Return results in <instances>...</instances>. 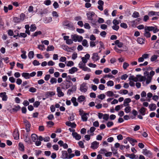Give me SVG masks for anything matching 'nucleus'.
<instances>
[{
  "label": "nucleus",
  "mask_w": 159,
  "mask_h": 159,
  "mask_svg": "<svg viewBox=\"0 0 159 159\" xmlns=\"http://www.w3.org/2000/svg\"><path fill=\"white\" fill-rule=\"evenodd\" d=\"M71 38L72 40L75 42L77 41L79 42H81L82 41L83 39V37L82 36L78 35L76 34L72 35Z\"/></svg>",
  "instance_id": "obj_1"
},
{
  "label": "nucleus",
  "mask_w": 159,
  "mask_h": 159,
  "mask_svg": "<svg viewBox=\"0 0 159 159\" xmlns=\"http://www.w3.org/2000/svg\"><path fill=\"white\" fill-rule=\"evenodd\" d=\"M78 65L79 67L84 71H87L88 72H90L91 71L90 69L86 66V64L82 61L80 62Z\"/></svg>",
  "instance_id": "obj_2"
},
{
  "label": "nucleus",
  "mask_w": 159,
  "mask_h": 159,
  "mask_svg": "<svg viewBox=\"0 0 159 159\" xmlns=\"http://www.w3.org/2000/svg\"><path fill=\"white\" fill-rule=\"evenodd\" d=\"M146 29L148 31H153V32L154 33H155L157 32H159V30L158 29L157 26H155V27L153 26H146L144 28Z\"/></svg>",
  "instance_id": "obj_3"
},
{
  "label": "nucleus",
  "mask_w": 159,
  "mask_h": 159,
  "mask_svg": "<svg viewBox=\"0 0 159 159\" xmlns=\"http://www.w3.org/2000/svg\"><path fill=\"white\" fill-rule=\"evenodd\" d=\"M66 81H65L61 84L60 85L62 89L66 90L68 89L72 85L70 83H68Z\"/></svg>",
  "instance_id": "obj_4"
},
{
  "label": "nucleus",
  "mask_w": 159,
  "mask_h": 159,
  "mask_svg": "<svg viewBox=\"0 0 159 159\" xmlns=\"http://www.w3.org/2000/svg\"><path fill=\"white\" fill-rule=\"evenodd\" d=\"M80 90L82 92L85 93L88 90L87 84L85 83H83L80 86Z\"/></svg>",
  "instance_id": "obj_5"
},
{
  "label": "nucleus",
  "mask_w": 159,
  "mask_h": 159,
  "mask_svg": "<svg viewBox=\"0 0 159 159\" xmlns=\"http://www.w3.org/2000/svg\"><path fill=\"white\" fill-rule=\"evenodd\" d=\"M63 25L66 26L69 28L73 29L74 27L73 24L67 20H65L63 22Z\"/></svg>",
  "instance_id": "obj_6"
},
{
  "label": "nucleus",
  "mask_w": 159,
  "mask_h": 159,
  "mask_svg": "<svg viewBox=\"0 0 159 159\" xmlns=\"http://www.w3.org/2000/svg\"><path fill=\"white\" fill-rule=\"evenodd\" d=\"M24 122L25 125L26 132H28L30 130V127H31V125L29 122L27 120H24Z\"/></svg>",
  "instance_id": "obj_7"
},
{
  "label": "nucleus",
  "mask_w": 159,
  "mask_h": 159,
  "mask_svg": "<svg viewBox=\"0 0 159 159\" xmlns=\"http://www.w3.org/2000/svg\"><path fill=\"white\" fill-rule=\"evenodd\" d=\"M143 155H145L147 157H150L152 154L151 151L149 150H148L147 149H144L143 150V152H142Z\"/></svg>",
  "instance_id": "obj_8"
},
{
  "label": "nucleus",
  "mask_w": 159,
  "mask_h": 159,
  "mask_svg": "<svg viewBox=\"0 0 159 159\" xmlns=\"http://www.w3.org/2000/svg\"><path fill=\"white\" fill-rule=\"evenodd\" d=\"M0 97L2 98V100L3 101H7L8 97L6 95V93L5 92H2L0 93Z\"/></svg>",
  "instance_id": "obj_9"
},
{
  "label": "nucleus",
  "mask_w": 159,
  "mask_h": 159,
  "mask_svg": "<svg viewBox=\"0 0 159 159\" xmlns=\"http://www.w3.org/2000/svg\"><path fill=\"white\" fill-rule=\"evenodd\" d=\"M13 136L14 139L16 140L19 139V131L17 129H15L13 133Z\"/></svg>",
  "instance_id": "obj_10"
},
{
  "label": "nucleus",
  "mask_w": 159,
  "mask_h": 159,
  "mask_svg": "<svg viewBox=\"0 0 159 159\" xmlns=\"http://www.w3.org/2000/svg\"><path fill=\"white\" fill-rule=\"evenodd\" d=\"M57 96L58 97H63L64 95V93L62 91L61 88L59 87H57Z\"/></svg>",
  "instance_id": "obj_11"
},
{
  "label": "nucleus",
  "mask_w": 159,
  "mask_h": 159,
  "mask_svg": "<svg viewBox=\"0 0 159 159\" xmlns=\"http://www.w3.org/2000/svg\"><path fill=\"white\" fill-rule=\"evenodd\" d=\"M95 14V13L93 11H89L86 14L88 19L91 20H93V17Z\"/></svg>",
  "instance_id": "obj_12"
},
{
  "label": "nucleus",
  "mask_w": 159,
  "mask_h": 159,
  "mask_svg": "<svg viewBox=\"0 0 159 159\" xmlns=\"http://www.w3.org/2000/svg\"><path fill=\"white\" fill-rule=\"evenodd\" d=\"M66 125L68 126H70L72 128H75L76 126V125L75 122L71 123L70 121H67L66 122Z\"/></svg>",
  "instance_id": "obj_13"
},
{
  "label": "nucleus",
  "mask_w": 159,
  "mask_h": 159,
  "mask_svg": "<svg viewBox=\"0 0 159 159\" xmlns=\"http://www.w3.org/2000/svg\"><path fill=\"white\" fill-rule=\"evenodd\" d=\"M91 148L93 149H97L98 147L99 143L96 141L92 143Z\"/></svg>",
  "instance_id": "obj_14"
},
{
  "label": "nucleus",
  "mask_w": 159,
  "mask_h": 159,
  "mask_svg": "<svg viewBox=\"0 0 159 159\" xmlns=\"http://www.w3.org/2000/svg\"><path fill=\"white\" fill-rule=\"evenodd\" d=\"M99 58V57L98 56L97 53H94L93 54L92 59L94 61H96L98 60Z\"/></svg>",
  "instance_id": "obj_15"
},
{
  "label": "nucleus",
  "mask_w": 159,
  "mask_h": 159,
  "mask_svg": "<svg viewBox=\"0 0 159 159\" xmlns=\"http://www.w3.org/2000/svg\"><path fill=\"white\" fill-rule=\"evenodd\" d=\"M20 109V107L19 105L15 106L14 107L10 110L11 112V113L14 112H16Z\"/></svg>",
  "instance_id": "obj_16"
},
{
  "label": "nucleus",
  "mask_w": 159,
  "mask_h": 159,
  "mask_svg": "<svg viewBox=\"0 0 159 159\" xmlns=\"http://www.w3.org/2000/svg\"><path fill=\"white\" fill-rule=\"evenodd\" d=\"M72 135L76 140H79L81 138V136L76 132H72Z\"/></svg>",
  "instance_id": "obj_17"
},
{
  "label": "nucleus",
  "mask_w": 159,
  "mask_h": 159,
  "mask_svg": "<svg viewBox=\"0 0 159 159\" xmlns=\"http://www.w3.org/2000/svg\"><path fill=\"white\" fill-rule=\"evenodd\" d=\"M89 115V113H84L81 116L82 120L83 121H86L88 119V117L87 116H88Z\"/></svg>",
  "instance_id": "obj_18"
},
{
  "label": "nucleus",
  "mask_w": 159,
  "mask_h": 159,
  "mask_svg": "<svg viewBox=\"0 0 159 159\" xmlns=\"http://www.w3.org/2000/svg\"><path fill=\"white\" fill-rule=\"evenodd\" d=\"M71 101L74 106L76 107L78 106V103L77 102L76 98L75 97H72L71 98Z\"/></svg>",
  "instance_id": "obj_19"
},
{
  "label": "nucleus",
  "mask_w": 159,
  "mask_h": 159,
  "mask_svg": "<svg viewBox=\"0 0 159 159\" xmlns=\"http://www.w3.org/2000/svg\"><path fill=\"white\" fill-rule=\"evenodd\" d=\"M61 157L63 159H68V154L66 151H62Z\"/></svg>",
  "instance_id": "obj_20"
},
{
  "label": "nucleus",
  "mask_w": 159,
  "mask_h": 159,
  "mask_svg": "<svg viewBox=\"0 0 159 159\" xmlns=\"http://www.w3.org/2000/svg\"><path fill=\"white\" fill-rule=\"evenodd\" d=\"M146 110L147 109L146 108L143 107L139 110V112L142 116H144L146 114Z\"/></svg>",
  "instance_id": "obj_21"
},
{
  "label": "nucleus",
  "mask_w": 159,
  "mask_h": 159,
  "mask_svg": "<svg viewBox=\"0 0 159 159\" xmlns=\"http://www.w3.org/2000/svg\"><path fill=\"white\" fill-rule=\"evenodd\" d=\"M144 36L147 38L150 37L151 34L149 31H148L146 29L144 28V33L143 34Z\"/></svg>",
  "instance_id": "obj_22"
},
{
  "label": "nucleus",
  "mask_w": 159,
  "mask_h": 159,
  "mask_svg": "<svg viewBox=\"0 0 159 159\" xmlns=\"http://www.w3.org/2000/svg\"><path fill=\"white\" fill-rule=\"evenodd\" d=\"M127 139L129 141L130 143H131L133 146H134L135 145L134 143L137 142V140L134 139H133L131 138L127 137Z\"/></svg>",
  "instance_id": "obj_23"
},
{
  "label": "nucleus",
  "mask_w": 159,
  "mask_h": 159,
  "mask_svg": "<svg viewBox=\"0 0 159 159\" xmlns=\"http://www.w3.org/2000/svg\"><path fill=\"white\" fill-rule=\"evenodd\" d=\"M85 99V97L84 96L81 95L78 97L77 98V101L81 103L84 101Z\"/></svg>",
  "instance_id": "obj_24"
},
{
  "label": "nucleus",
  "mask_w": 159,
  "mask_h": 159,
  "mask_svg": "<svg viewBox=\"0 0 159 159\" xmlns=\"http://www.w3.org/2000/svg\"><path fill=\"white\" fill-rule=\"evenodd\" d=\"M157 106L155 104L152 103L150 104L149 106V108L150 111H154L156 110Z\"/></svg>",
  "instance_id": "obj_25"
},
{
  "label": "nucleus",
  "mask_w": 159,
  "mask_h": 159,
  "mask_svg": "<svg viewBox=\"0 0 159 159\" xmlns=\"http://www.w3.org/2000/svg\"><path fill=\"white\" fill-rule=\"evenodd\" d=\"M129 81H133L135 82H137L138 81V78L137 77H135L134 75L130 76L129 78Z\"/></svg>",
  "instance_id": "obj_26"
},
{
  "label": "nucleus",
  "mask_w": 159,
  "mask_h": 159,
  "mask_svg": "<svg viewBox=\"0 0 159 159\" xmlns=\"http://www.w3.org/2000/svg\"><path fill=\"white\" fill-rule=\"evenodd\" d=\"M131 100L130 98H127L125 99L124 102V105L125 106L129 105V103L131 102Z\"/></svg>",
  "instance_id": "obj_27"
},
{
  "label": "nucleus",
  "mask_w": 159,
  "mask_h": 159,
  "mask_svg": "<svg viewBox=\"0 0 159 159\" xmlns=\"http://www.w3.org/2000/svg\"><path fill=\"white\" fill-rule=\"evenodd\" d=\"M78 69L75 67H72L69 70V73L71 74L74 73L75 72L78 71Z\"/></svg>",
  "instance_id": "obj_28"
},
{
  "label": "nucleus",
  "mask_w": 159,
  "mask_h": 159,
  "mask_svg": "<svg viewBox=\"0 0 159 159\" xmlns=\"http://www.w3.org/2000/svg\"><path fill=\"white\" fill-rule=\"evenodd\" d=\"M22 76L25 79H29L30 78V74L27 72H23L22 74Z\"/></svg>",
  "instance_id": "obj_29"
},
{
  "label": "nucleus",
  "mask_w": 159,
  "mask_h": 159,
  "mask_svg": "<svg viewBox=\"0 0 159 159\" xmlns=\"http://www.w3.org/2000/svg\"><path fill=\"white\" fill-rule=\"evenodd\" d=\"M30 135L29 133H26L25 136L24 138L25 141L27 143H28L30 141Z\"/></svg>",
  "instance_id": "obj_30"
},
{
  "label": "nucleus",
  "mask_w": 159,
  "mask_h": 159,
  "mask_svg": "<svg viewBox=\"0 0 159 159\" xmlns=\"http://www.w3.org/2000/svg\"><path fill=\"white\" fill-rule=\"evenodd\" d=\"M138 78L140 77V79L138 80V81L139 82L144 81L146 80V78L144 76H142L140 75H137Z\"/></svg>",
  "instance_id": "obj_31"
},
{
  "label": "nucleus",
  "mask_w": 159,
  "mask_h": 159,
  "mask_svg": "<svg viewBox=\"0 0 159 159\" xmlns=\"http://www.w3.org/2000/svg\"><path fill=\"white\" fill-rule=\"evenodd\" d=\"M137 41L139 43L143 44L144 43L145 39L140 38H138L137 39Z\"/></svg>",
  "instance_id": "obj_32"
},
{
  "label": "nucleus",
  "mask_w": 159,
  "mask_h": 159,
  "mask_svg": "<svg viewBox=\"0 0 159 159\" xmlns=\"http://www.w3.org/2000/svg\"><path fill=\"white\" fill-rule=\"evenodd\" d=\"M42 34V33L41 31H38L34 33L31 35V36L33 38H34V37L37 36L38 35H41Z\"/></svg>",
  "instance_id": "obj_33"
},
{
  "label": "nucleus",
  "mask_w": 159,
  "mask_h": 159,
  "mask_svg": "<svg viewBox=\"0 0 159 159\" xmlns=\"http://www.w3.org/2000/svg\"><path fill=\"white\" fill-rule=\"evenodd\" d=\"M31 138L33 142H35L37 140L38 137L37 135L35 134H33L31 135Z\"/></svg>",
  "instance_id": "obj_34"
},
{
  "label": "nucleus",
  "mask_w": 159,
  "mask_h": 159,
  "mask_svg": "<svg viewBox=\"0 0 159 159\" xmlns=\"http://www.w3.org/2000/svg\"><path fill=\"white\" fill-rule=\"evenodd\" d=\"M82 45L84 47H88L89 46V45L88 43V41L86 39H84L82 41Z\"/></svg>",
  "instance_id": "obj_35"
},
{
  "label": "nucleus",
  "mask_w": 159,
  "mask_h": 159,
  "mask_svg": "<svg viewBox=\"0 0 159 159\" xmlns=\"http://www.w3.org/2000/svg\"><path fill=\"white\" fill-rule=\"evenodd\" d=\"M37 29V27L35 24H32L30 26V31L31 32H34Z\"/></svg>",
  "instance_id": "obj_36"
},
{
  "label": "nucleus",
  "mask_w": 159,
  "mask_h": 159,
  "mask_svg": "<svg viewBox=\"0 0 159 159\" xmlns=\"http://www.w3.org/2000/svg\"><path fill=\"white\" fill-rule=\"evenodd\" d=\"M21 52L22 53V54L21 55V58L24 59H26L27 58V56L26 55V52L23 50L21 51Z\"/></svg>",
  "instance_id": "obj_37"
},
{
  "label": "nucleus",
  "mask_w": 159,
  "mask_h": 159,
  "mask_svg": "<svg viewBox=\"0 0 159 159\" xmlns=\"http://www.w3.org/2000/svg\"><path fill=\"white\" fill-rule=\"evenodd\" d=\"M34 52L33 51H30L28 55V56L29 58L31 59L33 58L34 56Z\"/></svg>",
  "instance_id": "obj_38"
},
{
  "label": "nucleus",
  "mask_w": 159,
  "mask_h": 159,
  "mask_svg": "<svg viewBox=\"0 0 159 159\" xmlns=\"http://www.w3.org/2000/svg\"><path fill=\"white\" fill-rule=\"evenodd\" d=\"M71 79V78L70 75H68V76H67L66 79L65 81L66 82H67L70 83L71 84H72V82L70 80Z\"/></svg>",
  "instance_id": "obj_39"
},
{
  "label": "nucleus",
  "mask_w": 159,
  "mask_h": 159,
  "mask_svg": "<svg viewBox=\"0 0 159 159\" xmlns=\"http://www.w3.org/2000/svg\"><path fill=\"white\" fill-rule=\"evenodd\" d=\"M158 13H159V12H156L153 11H151L148 12V15L149 16H153L154 15H158Z\"/></svg>",
  "instance_id": "obj_40"
},
{
  "label": "nucleus",
  "mask_w": 159,
  "mask_h": 159,
  "mask_svg": "<svg viewBox=\"0 0 159 159\" xmlns=\"http://www.w3.org/2000/svg\"><path fill=\"white\" fill-rule=\"evenodd\" d=\"M19 149L20 150L23 151L24 150V147L23 144L22 143H19Z\"/></svg>",
  "instance_id": "obj_41"
},
{
  "label": "nucleus",
  "mask_w": 159,
  "mask_h": 159,
  "mask_svg": "<svg viewBox=\"0 0 159 159\" xmlns=\"http://www.w3.org/2000/svg\"><path fill=\"white\" fill-rule=\"evenodd\" d=\"M106 95L108 97H112L114 95L113 92L110 91H109L106 93Z\"/></svg>",
  "instance_id": "obj_42"
},
{
  "label": "nucleus",
  "mask_w": 159,
  "mask_h": 159,
  "mask_svg": "<svg viewBox=\"0 0 159 159\" xmlns=\"http://www.w3.org/2000/svg\"><path fill=\"white\" fill-rule=\"evenodd\" d=\"M48 12V10L47 9H44L43 10H41L39 11V13L41 15L46 14Z\"/></svg>",
  "instance_id": "obj_43"
},
{
  "label": "nucleus",
  "mask_w": 159,
  "mask_h": 159,
  "mask_svg": "<svg viewBox=\"0 0 159 159\" xmlns=\"http://www.w3.org/2000/svg\"><path fill=\"white\" fill-rule=\"evenodd\" d=\"M158 56L156 55H153L151 57L150 60L151 61H155L157 58Z\"/></svg>",
  "instance_id": "obj_44"
},
{
  "label": "nucleus",
  "mask_w": 159,
  "mask_h": 159,
  "mask_svg": "<svg viewBox=\"0 0 159 159\" xmlns=\"http://www.w3.org/2000/svg\"><path fill=\"white\" fill-rule=\"evenodd\" d=\"M152 79L151 76H147V79L146 80V84H149L151 82Z\"/></svg>",
  "instance_id": "obj_45"
},
{
  "label": "nucleus",
  "mask_w": 159,
  "mask_h": 159,
  "mask_svg": "<svg viewBox=\"0 0 159 159\" xmlns=\"http://www.w3.org/2000/svg\"><path fill=\"white\" fill-rule=\"evenodd\" d=\"M154 48L156 49L159 48V39L157 40L155 43Z\"/></svg>",
  "instance_id": "obj_46"
},
{
  "label": "nucleus",
  "mask_w": 159,
  "mask_h": 159,
  "mask_svg": "<svg viewBox=\"0 0 159 159\" xmlns=\"http://www.w3.org/2000/svg\"><path fill=\"white\" fill-rule=\"evenodd\" d=\"M38 48L40 50L43 51L45 50V48L44 45L40 44L38 45Z\"/></svg>",
  "instance_id": "obj_47"
},
{
  "label": "nucleus",
  "mask_w": 159,
  "mask_h": 159,
  "mask_svg": "<svg viewBox=\"0 0 159 159\" xmlns=\"http://www.w3.org/2000/svg\"><path fill=\"white\" fill-rule=\"evenodd\" d=\"M132 16L135 18H137L139 16V12L134 11L133 14Z\"/></svg>",
  "instance_id": "obj_48"
},
{
  "label": "nucleus",
  "mask_w": 159,
  "mask_h": 159,
  "mask_svg": "<svg viewBox=\"0 0 159 159\" xmlns=\"http://www.w3.org/2000/svg\"><path fill=\"white\" fill-rule=\"evenodd\" d=\"M54 49V48L53 46H49L47 47L46 50L47 51H53Z\"/></svg>",
  "instance_id": "obj_49"
},
{
  "label": "nucleus",
  "mask_w": 159,
  "mask_h": 159,
  "mask_svg": "<svg viewBox=\"0 0 159 159\" xmlns=\"http://www.w3.org/2000/svg\"><path fill=\"white\" fill-rule=\"evenodd\" d=\"M50 82L52 84H56L57 82V80L56 78L52 77L51 79Z\"/></svg>",
  "instance_id": "obj_50"
},
{
  "label": "nucleus",
  "mask_w": 159,
  "mask_h": 159,
  "mask_svg": "<svg viewBox=\"0 0 159 159\" xmlns=\"http://www.w3.org/2000/svg\"><path fill=\"white\" fill-rule=\"evenodd\" d=\"M40 105V102L38 101H36L33 104L34 106L35 107H38Z\"/></svg>",
  "instance_id": "obj_51"
},
{
  "label": "nucleus",
  "mask_w": 159,
  "mask_h": 159,
  "mask_svg": "<svg viewBox=\"0 0 159 159\" xmlns=\"http://www.w3.org/2000/svg\"><path fill=\"white\" fill-rule=\"evenodd\" d=\"M13 20L15 23H19L20 21V18L17 17H14L13 19Z\"/></svg>",
  "instance_id": "obj_52"
},
{
  "label": "nucleus",
  "mask_w": 159,
  "mask_h": 159,
  "mask_svg": "<svg viewBox=\"0 0 159 159\" xmlns=\"http://www.w3.org/2000/svg\"><path fill=\"white\" fill-rule=\"evenodd\" d=\"M131 110V107L130 106H128L125 107V111L126 113L129 112Z\"/></svg>",
  "instance_id": "obj_53"
},
{
  "label": "nucleus",
  "mask_w": 159,
  "mask_h": 159,
  "mask_svg": "<svg viewBox=\"0 0 159 159\" xmlns=\"http://www.w3.org/2000/svg\"><path fill=\"white\" fill-rule=\"evenodd\" d=\"M107 85L108 86H113L114 83L113 81L110 80L108 81L107 83Z\"/></svg>",
  "instance_id": "obj_54"
},
{
  "label": "nucleus",
  "mask_w": 159,
  "mask_h": 159,
  "mask_svg": "<svg viewBox=\"0 0 159 159\" xmlns=\"http://www.w3.org/2000/svg\"><path fill=\"white\" fill-rule=\"evenodd\" d=\"M107 152V151L104 149H101L98 152V153L100 154H104L105 155V153Z\"/></svg>",
  "instance_id": "obj_55"
},
{
  "label": "nucleus",
  "mask_w": 159,
  "mask_h": 159,
  "mask_svg": "<svg viewBox=\"0 0 159 159\" xmlns=\"http://www.w3.org/2000/svg\"><path fill=\"white\" fill-rule=\"evenodd\" d=\"M105 95L104 94H101L98 96V97L100 99L103 100L105 98Z\"/></svg>",
  "instance_id": "obj_56"
},
{
  "label": "nucleus",
  "mask_w": 159,
  "mask_h": 159,
  "mask_svg": "<svg viewBox=\"0 0 159 159\" xmlns=\"http://www.w3.org/2000/svg\"><path fill=\"white\" fill-rule=\"evenodd\" d=\"M112 29L116 31H117L119 28V26L117 25H114L112 27Z\"/></svg>",
  "instance_id": "obj_57"
},
{
  "label": "nucleus",
  "mask_w": 159,
  "mask_h": 159,
  "mask_svg": "<svg viewBox=\"0 0 159 159\" xmlns=\"http://www.w3.org/2000/svg\"><path fill=\"white\" fill-rule=\"evenodd\" d=\"M149 54L147 53H145L142 55V57H143V59H146L149 58Z\"/></svg>",
  "instance_id": "obj_58"
},
{
  "label": "nucleus",
  "mask_w": 159,
  "mask_h": 159,
  "mask_svg": "<svg viewBox=\"0 0 159 159\" xmlns=\"http://www.w3.org/2000/svg\"><path fill=\"white\" fill-rule=\"evenodd\" d=\"M55 93L53 91H50L47 92V94L48 96H54L55 95Z\"/></svg>",
  "instance_id": "obj_59"
},
{
  "label": "nucleus",
  "mask_w": 159,
  "mask_h": 159,
  "mask_svg": "<svg viewBox=\"0 0 159 159\" xmlns=\"http://www.w3.org/2000/svg\"><path fill=\"white\" fill-rule=\"evenodd\" d=\"M76 31L80 34L83 33L84 32V30L82 29L77 28L76 30Z\"/></svg>",
  "instance_id": "obj_60"
},
{
  "label": "nucleus",
  "mask_w": 159,
  "mask_h": 159,
  "mask_svg": "<svg viewBox=\"0 0 159 159\" xmlns=\"http://www.w3.org/2000/svg\"><path fill=\"white\" fill-rule=\"evenodd\" d=\"M109 115L108 114H105L104 115L103 119L105 120H107L109 119Z\"/></svg>",
  "instance_id": "obj_61"
},
{
  "label": "nucleus",
  "mask_w": 159,
  "mask_h": 159,
  "mask_svg": "<svg viewBox=\"0 0 159 159\" xmlns=\"http://www.w3.org/2000/svg\"><path fill=\"white\" fill-rule=\"evenodd\" d=\"M129 64L127 62H125L123 63V68L125 70L129 66Z\"/></svg>",
  "instance_id": "obj_62"
},
{
  "label": "nucleus",
  "mask_w": 159,
  "mask_h": 159,
  "mask_svg": "<svg viewBox=\"0 0 159 159\" xmlns=\"http://www.w3.org/2000/svg\"><path fill=\"white\" fill-rule=\"evenodd\" d=\"M114 123L112 121L108 122L107 123V125L108 127H110L113 125Z\"/></svg>",
  "instance_id": "obj_63"
},
{
  "label": "nucleus",
  "mask_w": 159,
  "mask_h": 159,
  "mask_svg": "<svg viewBox=\"0 0 159 159\" xmlns=\"http://www.w3.org/2000/svg\"><path fill=\"white\" fill-rule=\"evenodd\" d=\"M74 65V62L72 61H69L68 62L66 66H71Z\"/></svg>",
  "instance_id": "obj_64"
}]
</instances>
